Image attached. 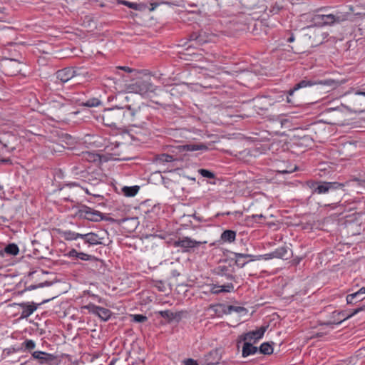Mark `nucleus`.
<instances>
[{
  "label": "nucleus",
  "instance_id": "29",
  "mask_svg": "<svg viewBox=\"0 0 365 365\" xmlns=\"http://www.w3.org/2000/svg\"><path fill=\"white\" fill-rule=\"evenodd\" d=\"M63 236L66 240H74L82 237V234L76 233L71 230L64 231Z\"/></svg>",
  "mask_w": 365,
  "mask_h": 365
},
{
  "label": "nucleus",
  "instance_id": "43",
  "mask_svg": "<svg viewBox=\"0 0 365 365\" xmlns=\"http://www.w3.org/2000/svg\"><path fill=\"white\" fill-rule=\"evenodd\" d=\"M117 68L123 70L124 71H126L128 73H131L133 71V69L127 67V66H118Z\"/></svg>",
  "mask_w": 365,
  "mask_h": 365
},
{
  "label": "nucleus",
  "instance_id": "24",
  "mask_svg": "<svg viewBox=\"0 0 365 365\" xmlns=\"http://www.w3.org/2000/svg\"><path fill=\"white\" fill-rule=\"evenodd\" d=\"M242 346V355L243 357H247L250 355L255 354L257 352V347L254 346L250 342L244 341Z\"/></svg>",
  "mask_w": 365,
  "mask_h": 365
},
{
  "label": "nucleus",
  "instance_id": "39",
  "mask_svg": "<svg viewBox=\"0 0 365 365\" xmlns=\"http://www.w3.org/2000/svg\"><path fill=\"white\" fill-rule=\"evenodd\" d=\"M23 345L26 348V349L28 350H32L35 348L36 344L35 342L31 339H27L24 343Z\"/></svg>",
  "mask_w": 365,
  "mask_h": 365
},
{
  "label": "nucleus",
  "instance_id": "1",
  "mask_svg": "<svg viewBox=\"0 0 365 365\" xmlns=\"http://www.w3.org/2000/svg\"><path fill=\"white\" fill-rule=\"evenodd\" d=\"M130 106H115L105 109L102 115L103 123L109 127H118L123 123L126 115L130 114L126 110V109L130 110Z\"/></svg>",
  "mask_w": 365,
  "mask_h": 365
},
{
  "label": "nucleus",
  "instance_id": "33",
  "mask_svg": "<svg viewBox=\"0 0 365 365\" xmlns=\"http://www.w3.org/2000/svg\"><path fill=\"white\" fill-rule=\"evenodd\" d=\"M174 160L175 159L173 155L165 153L159 155L156 157V161L159 163L173 162Z\"/></svg>",
  "mask_w": 365,
  "mask_h": 365
},
{
  "label": "nucleus",
  "instance_id": "51",
  "mask_svg": "<svg viewBox=\"0 0 365 365\" xmlns=\"http://www.w3.org/2000/svg\"><path fill=\"white\" fill-rule=\"evenodd\" d=\"M264 100H267V98H261V99H259V101H264Z\"/></svg>",
  "mask_w": 365,
  "mask_h": 365
},
{
  "label": "nucleus",
  "instance_id": "19",
  "mask_svg": "<svg viewBox=\"0 0 365 365\" xmlns=\"http://www.w3.org/2000/svg\"><path fill=\"white\" fill-rule=\"evenodd\" d=\"M364 294L365 287H361L356 292L348 294L346 296V302L348 304H354L357 302H360L365 298V297H364Z\"/></svg>",
  "mask_w": 365,
  "mask_h": 365
},
{
  "label": "nucleus",
  "instance_id": "31",
  "mask_svg": "<svg viewBox=\"0 0 365 365\" xmlns=\"http://www.w3.org/2000/svg\"><path fill=\"white\" fill-rule=\"evenodd\" d=\"M121 3L123 5H125L128 7L133 9L134 10H136V11H141L146 7L145 5L143 4H137V3L130 2L128 1H122Z\"/></svg>",
  "mask_w": 365,
  "mask_h": 365
},
{
  "label": "nucleus",
  "instance_id": "16",
  "mask_svg": "<svg viewBox=\"0 0 365 365\" xmlns=\"http://www.w3.org/2000/svg\"><path fill=\"white\" fill-rule=\"evenodd\" d=\"M289 250L287 247L283 246L276 249L274 252L266 254L264 255V259H269L272 258H280L287 259L289 258Z\"/></svg>",
  "mask_w": 365,
  "mask_h": 365
},
{
  "label": "nucleus",
  "instance_id": "11",
  "mask_svg": "<svg viewBox=\"0 0 365 365\" xmlns=\"http://www.w3.org/2000/svg\"><path fill=\"white\" fill-rule=\"evenodd\" d=\"M314 21L315 23L321 25H330L335 22H340L343 21V19L340 16H335L334 14H317L314 16Z\"/></svg>",
  "mask_w": 365,
  "mask_h": 365
},
{
  "label": "nucleus",
  "instance_id": "49",
  "mask_svg": "<svg viewBox=\"0 0 365 365\" xmlns=\"http://www.w3.org/2000/svg\"><path fill=\"white\" fill-rule=\"evenodd\" d=\"M356 94L365 96V91L364 92H356Z\"/></svg>",
  "mask_w": 365,
  "mask_h": 365
},
{
  "label": "nucleus",
  "instance_id": "41",
  "mask_svg": "<svg viewBox=\"0 0 365 365\" xmlns=\"http://www.w3.org/2000/svg\"><path fill=\"white\" fill-rule=\"evenodd\" d=\"M91 257L92 256L83 252H80L78 256V258L82 260H89L90 259H91Z\"/></svg>",
  "mask_w": 365,
  "mask_h": 365
},
{
  "label": "nucleus",
  "instance_id": "8",
  "mask_svg": "<svg viewBox=\"0 0 365 365\" xmlns=\"http://www.w3.org/2000/svg\"><path fill=\"white\" fill-rule=\"evenodd\" d=\"M203 243H206V242H203ZM201 244L202 242L196 241L188 237H183L175 241L173 245L175 247H182L185 249V251H188L189 249L196 247Z\"/></svg>",
  "mask_w": 365,
  "mask_h": 365
},
{
  "label": "nucleus",
  "instance_id": "25",
  "mask_svg": "<svg viewBox=\"0 0 365 365\" xmlns=\"http://www.w3.org/2000/svg\"><path fill=\"white\" fill-rule=\"evenodd\" d=\"M230 267L225 265H220L216 268L215 272L218 275L225 276L227 279H233L234 276L230 273Z\"/></svg>",
  "mask_w": 365,
  "mask_h": 365
},
{
  "label": "nucleus",
  "instance_id": "40",
  "mask_svg": "<svg viewBox=\"0 0 365 365\" xmlns=\"http://www.w3.org/2000/svg\"><path fill=\"white\" fill-rule=\"evenodd\" d=\"M51 284L50 282H45L44 283H40L37 285H30L29 287H27L25 290H28V291H31V290H33V289H35L36 288H38V287H43L44 286H49Z\"/></svg>",
  "mask_w": 365,
  "mask_h": 365
},
{
  "label": "nucleus",
  "instance_id": "15",
  "mask_svg": "<svg viewBox=\"0 0 365 365\" xmlns=\"http://www.w3.org/2000/svg\"><path fill=\"white\" fill-rule=\"evenodd\" d=\"M315 84H317V83L315 81H309V80L301 81L299 83H297L293 88H292L289 91L288 96H287V103L294 105L296 103V102L294 100H292L290 98V96H292L296 91H297L300 88H305L307 86H312Z\"/></svg>",
  "mask_w": 365,
  "mask_h": 365
},
{
  "label": "nucleus",
  "instance_id": "26",
  "mask_svg": "<svg viewBox=\"0 0 365 365\" xmlns=\"http://www.w3.org/2000/svg\"><path fill=\"white\" fill-rule=\"evenodd\" d=\"M14 146H9L7 144L4 143L1 140H0V162L3 163H7L10 162V159L9 157H2L1 153H4V150L11 151L14 150Z\"/></svg>",
  "mask_w": 365,
  "mask_h": 365
},
{
  "label": "nucleus",
  "instance_id": "3",
  "mask_svg": "<svg viewBox=\"0 0 365 365\" xmlns=\"http://www.w3.org/2000/svg\"><path fill=\"white\" fill-rule=\"evenodd\" d=\"M129 93L145 95L154 91L153 85L149 79L139 78L127 86Z\"/></svg>",
  "mask_w": 365,
  "mask_h": 365
},
{
  "label": "nucleus",
  "instance_id": "36",
  "mask_svg": "<svg viewBox=\"0 0 365 365\" xmlns=\"http://www.w3.org/2000/svg\"><path fill=\"white\" fill-rule=\"evenodd\" d=\"M328 184L330 191L337 189H342L344 187V184L337 182H328Z\"/></svg>",
  "mask_w": 365,
  "mask_h": 365
},
{
  "label": "nucleus",
  "instance_id": "46",
  "mask_svg": "<svg viewBox=\"0 0 365 365\" xmlns=\"http://www.w3.org/2000/svg\"><path fill=\"white\" fill-rule=\"evenodd\" d=\"M295 170H296V167L293 170H281L279 172L281 173H292L293 171H294Z\"/></svg>",
  "mask_w": 365,
  "mask_h": 365
},
{
  "label": "nucleus",
  "instance_id": "45",
  "mask_svg": "<svg viewBox=\"0 0 365 365\" xmlns=\"http://www.w3.org/2000/svg\"><path fill=\"white\" fill-rule=\"evenodd\" d=\"M85 155H86V158L89 160H95V155L92 153H86L85 154Z\"/></svg>",
  "mask_w": 365,
  "mask_h": 365
},
{
  "label": "nucleus",
  "instance_id": "13",
  "mask_svg": "<svg viewBox=\"0 0 365 365\" xmlns=\"http://www.w3.org/2000/svg\"><path fill=\"white\" fill-rule=\"evenodd\" d=\"M307 185L313 190L312 193L326 194L330 191L328 182L308 181Z\"/></svg>",
  "mask_w": 365,
  "mask_h": 365
},
{
  "label": "nucleus",
  "instance_id": "37",
  "mask_svg": "<svg viewBox=\"0 0 365 365\" xmlns=\"http://www.w3.org/2000/svg\"><path fill=\"white\" fill-rule=\"evenodd\" d=\"M131 317L133 322L139 323L144 322L148 319L147 317L143 314H134L131 315Z\"/></svg>",
  "mask_w": 365,
  "mask_h": 365
},
{
  "label": "nucleus",
  "instance_id": "7",
  "mask_svg": "<svg viewBox=\"0 0 365 365\" xmlns=\"http://www.w3.org/2000/svg\"><path fill=\"white\" fill-rule=\"evenodd\" d=\"M235 258V264L242 268L245 266L246 264L251 261L259 260L261 259H264V255H252L249 254H243V253H233Z\"/></svg>",
  "mask_w": 365,
  "mask_h": 365
},
{
  "label": "nucleus",
  "instance_id": "4",
  "mask_svg": "<svg viewBox=\"0 0 365 365\" xmlns=\"http://www.w3.org/2000/svg\"><path fill=\"white\" fill-rule=\"evenodd\" d=\"M78 215L80 217L93 222H98L103 220V214L101 212L85 205L79 209Z\"/></svg>",
  "mask_w": 365,
  "mask_h": 365
},
{
  "label": "nucleus",
  "instance_id": "17",
  "mask_svg": "<svg viewBox=\"0 0 365 365\" xmlns=\"http://www.w3.org/2000/svg\"><path fill=\"white\" fill-rule=\"evenodd\" d=\"M88 309L90 312L98 315L103 321L108 320L111 314L109 309L96 305H88Z\"/></svg>",
  "mask_w": 365,
  "mask_h": 365
},
{
  "label": "nucleus",
  "instance_id": "2",
  "mask_svg": "<svg viewBox=\"0 0 365 365\" xmlns=\"http://www.w3.org/2000/svg\"><path fill=\"white\" fill-rule=\"evenodd\" d=\"M69 104L59 101H52L48 103L46 115L55 120H64L70 112Z\"/></svg>",
  "mask_w": 365,
  "mask_h": 365
},
{
  "label": "nucleus",
  "instance_id": "9",
  "mask_svg": "<svg viewBox=\"0 0 365 365\" xmlns=\"http://www.w3.org/2000/svg\"><path fill=\"white\" fill-rule=\"evenodd\" d=\"M267 326H262L257 330L252 331L243 335H241L240 336V340L238 343L241 342L242 341L250 342L252 340L254 341V342H255L257 340L261 339L263 336L264 332L267 330Z\"/></svg>",
  "mask_w": 365,
  "mask_h": 365
},
{
  "label": "nucleus",
  "instance_id": "34",
  "mask_svg": "<svg viewBox=\"0 0 365 365\" xmlns=\"http://www.w3.org/2000/svg\"><path fill=\"white\" fill-rule=\"evenodd\" d=\"M186 148H187V150H188V151L207 150V146L203 143L187 145Z\"/></svg>",
  "mask_w": 365,
  "mask_h": 365
},
{
  "label": "nucleus",
  "instance_id": "28",
  "mask_svg": "<svg viewBox=\"0 0 365 365\" xmlns=\"http://www.w3.org/2000/svg\"><path fill=\"white\" fill-rule=\"evenodd\" d=\"M139 190L138 186H132V187H128L125 186L122 188V191L124 194V195L127 197H133L135 196Z\"/></svg>",
  "mask_w": 365,
  "mask_h": 365
},
{
  "label": "nucleus",
  "instance_id": "42",
  "mask_svg": "<svg viewBox=\"0 0 365 365\" xmlns=\"http://www.w3.org/2000/svg\"><path fill=\"white\" fill-rule=\"evenodd\" d=\"M155 287L158 289L160 292H165V286L163 282L161 281L157 282L155 284Z\"/></svg>",
  "mask_w": 365,
  "mask_h": 365
},
{
  "label": "nucleus",
  "instance_id": "35",
  "mask_svg": "<svg viewBox=\"0 0 365 365\" xmlns=\"http://www.w3.org/2000/svg\"><path fill=\"white\" fill-rule=\"evenodd\" d=\"M101 103V101L96 98H91L83 103L82 105L86 107H96Z\"/></svg>",
  "mask_w": 365,
  "mask_h": 365
},
{
  "label": "nucleus",
  "instance_id": "12",
  "mask_svg": "<svg viewBox=\"0 0 365 365\" xmlns=\"http://www.w3.org/2000/svg\"><path fill=\"white\" fill-rule=\"evenodd\" d=\"M32 356L34 359L38 360L41 364L52 365L56 360V357L54 355L41 351L33 352Z\"/></svg>",
  "mask_w": 365,
  "mask_h": 365
},
{
  "label": "nucleus",
  "instance_id": "48",
  "mask_svg": "<svg viewBox=\"0 0 365 365\" xmlns=\"http://www.w3.org/2000/svg\"><path fill=\"white\" fill-rule=\"evenodd\" d=\"M294 37L293 36H290V37L288 38L287 41H288V42H292V41H294Z\"/></svg>",
  "mask_w": 365,
  "mask_h": 365
},
{
  "label": "nucleus",
  "instance_id": "10",
  "mask_svg": "<svg viewBox=\"0 0 365 365\" xmlns=\"http://www.w3.org/2000/svg\"><path fill=\"white\" fill-rule=\"evenodd\" d=\"M80 75L76 70L72 68H65L56 73V78L61 83H64L73 78L74 76Z\"/></svg>",
  "mask_w": 365,
  "mask_h": 365
},
{
  "label": "nucleus",
  "instance_id": "44",
  "mask_svg": "<svg viewBox=\"0 0 365 365\" xmlns=\"http://www.w3.org/2000/svg\"><path fill=\"white\" fill-rule=\"evenodd\" d=\"M79 253L80 252H78L76 250H72L69 252V256L70 257H76L78 258Z\"/></svg>",
  "mask_w": 365,
  "mask_h": 365
},
{
  "label": "nucleus",
  "instance_id": "52",
  "mask_svg": "<svg viewBox=\"0 0 365 365\" xmlns=\"http://www.w3.org/2000/svg\"><path fill=\"white\" fill-rule=\"evenodd\" d=\"M261 109H264V110H266L267 108H260Z\"/></svg>",
  "mask_w": 365,
  "mask_h": 365
},
{
  "label": "nucleus",
  "instance_id": "5",
  "mask_svg": "<svg viewBox=\"0 0 365 365\" xmlns=\"http://www.w3.org/2000/svg\"><path fill=\"white\" fill-rule=\"evenodd\" d=\"M106 235L107 233L105 231H100L97 233L89 232L82 234L81 239L83 240L86 244H88L89 245H103L104 244L103 240Z\"/></svg>",
  "mask_w": 365,
  "mask_h": 365
},
{
  "label": "nucleus",
  "instance_id": "21",
  "mask_svg": "<svg viewBox=\"0 0 365 365\" xmlns=\"http://www.w3.org/2000/svg\"><path fill=\"white\" fill-rule=\"evenodd\" d=\"M156 314H159L161 317L165 319L169 322L175 319L179 320L181 318L180 312H173L170 310L159 311L157 312Z\"/></svg>",
  "mask_w": 365,
  "mask_h": 365
},
{
  "label": "nucleus",
  "instance_id": "14",
  "mask_svg": "<svg viewBox=\"0 0 365 365\" xmlns=\"http://www.w3.org/2000/svg\"><path fill=\"white\" fill-rule=\"evenodd\" d=\"M212 36L205 31H200V33H193L190 36V41H194L195 45L201 46L205 43L210 42L212 40Z\"/></svg>",
  "mask_w": 365,
  "mask_h": 365
},
{
  "label": "nucleus",
  "instance_id": "38",
  "mask_svg": "<svg viewBox=\"0 0 365 365\" xmlns=\"http://www.w3.org/2000/svg\"><path fill=\"white\" fill-rule=\"evenodd\" d=\"M199 173L202 176V177H205V178H215V175L213 173L207 170H205V169H200L198 170Z\"/></svg>",
  "mask_w": 365,
  "mask_h": 365
},
{
  "label": "nucleus",
  "instance_id": "18",
  "mask_svg": "<svg viewBox=\"0 0 365 365\" xmlns=\"http://www.w3.org/2000/svg\"><path fill=\"white\" fill-rule=\"evenodd\" d=\"M18 305L22 309L21 319H25L31 316L36 310L37 306L34 302L20 303Z\"/></svg>",
  "mask_w": 365,
  "mask_h": 365
},
{
  "label": "nucleus",
  "instance_id": "30",
  "mask_svg": "<svg viewBox=\"0 0 365 365\" xmlns=\"http://www.w3.org/2000/svg\"><path fill=\"white\" fill-rule=\"evenodd\" d=\"M4 252L6 254L15 256V255H18V253L19 252V249L16 244L11 243V244H9L7 246H6V247L4 248Z\"/></svg>",
  "mask_w": 365,
  "mask_h": 365
},
{
  "label": "nucleus",
  "instance_id": "32",
  "mask_svg": "<svg viewBox=\"0 0 365 365\" xmlns=\"http://www.w3.org/2000/svg\"><path fill=\"white\" fill-rule=\"evenodd\" d=\"M259 352L263 354H271L273 352V348L269 342H264L259 346Z\"/></svg>",
  "mask_w": 365,
  "mask_h": 365
},
{
  "label": "nucleus",
  "instance_id": "6",
  "mask_svg": "<svg viewBox=\"0 0 365 365\" xmlns=\"http://www.w3.org/2000/svg\"><path fill=\"white\" fill-rule=\"evenodd\" d=\"M361 310H362V308H358V309H356L354 310V312L349 314V315H346L345 313L344 312H334L332 313V320L330 321V322H326V323H324L323 324V326H327V327H329L331 329H333V325L334 324H341L342 322H344V320L351 317L352 316L355 315L356 314H357L359 312H360Z\"/></svg>",
  "mask_w": 365,
  "mask_h": 365
},
{
  "label": "nucleus",
  "instance_id": "27",
  "mask_svg": "<svg viewBox=\"0 0 365 365\" xmlns=\"http://www.w3.org/2000/svg\"><path fill=\"white\" fill-rule=\"evenodd\" d=\"M236 237V232L233 230H227L224 231L221 235V239L224 242H232Z\"/></svg>",
  "mask_w": 365,
  "mask_h": 365
},
{
  "label": "nucleus",
  "instance_id": "50",
  "mask_svg": "<svg viewBox=\"0 0 365 365\" xmlns=\"http://www.w3.org/2000/svg\"><path fill=\"white\" fill-rule=\"evenodd\" d=\"M317 336H322V333H317Z\"/></svg>",
  "mask_w": 365,
  "mask_h": 365
},
{
  "label": "nucleus",
  "instance_id": "22",
  "mask_svg": "<svg viewBox=\"0 0 365 365\" xmlns=\"http://www.w3.org/2000/svg\"><path fill=\"white\" fill-rule=\"evenodd\" d=\"M123 144H120L118 143H110V145L106 147V149L108 152H110L111 154L116 158L123 157V152L120 150L121 146H123Z\"/></svg>",
  "mask_w": 365,
  "mask_h": 365
},
{
  "label": "nucleus",
  "instance_id": "47",
  "mask_svg": "<svg viewBox=\"0 0 365 365\" xmlns=\"http://www.w3.org/2000/svg\"><path fill=\"white\" fill-rule=\"evenodd\" d=\"M263 217H264V216L262 214L252 215V218L256 219V220L257 219H261V218H263Z\"/></svg>",
  "mask_w": 365,
  "mask_h": 365
},
{
  "label": "nucleus",
  "instance_id": "20",
  "mask_svg": "<svg viewBox=\"0 0 365 365\" xmlns=\"http://www.w3.org/2000/svg\"><path fill=\"white\" fill-rule=\"evenodd\" d=\"M220 307L222 310V312L225 314H230L232 312H235L239 314H246L247 309L245 307H239V306H233V305H229V306H225L222 304H219L217 306Z\"/></svg>",
  "mask_w": 365,
  "mask_h": 365
},
{
  "label": "nucleus",
  "instance_id": "23",
  "mask_svg": "<svg viewBox=\"0 0 365 365\" xmlns=\"http://www.w3.org/2000/svg\"><path fill=\"white\" fill-rule=\"evenodd\" d=\"M233 284L232 283H228L223 286L212 285L210 289V292L212 294H217L221 292H230L232 290H233Z\"/></svg>",
  "mask_w": 365,
  "mask_h": 365
}]
</instances>
